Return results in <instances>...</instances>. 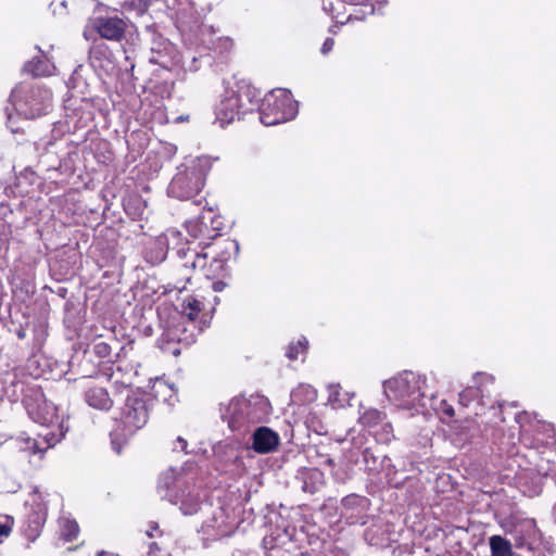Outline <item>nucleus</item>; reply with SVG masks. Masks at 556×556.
<instances>
[{"mask_svg":"<svg viewBox=\"0 0 556 556\" xmlns=\"http://www.w3.org/2000/svg\"><path fill=\"white\" fill-rule=\"evenodd\" d=\"M426 378L413 371H404L384 382L387 396L404 408L424 406Z\"/></svg>","mask_w":556,"mask_h":556,"instance_id":"nucleus-1","label":"nucleus"},{"mask_svg":"<svg viewBox=\"0 0 556 556\" xmlns=\"http://www.w3.org/2000/svg\"><path fill=\"white\" fill-rule=\"evenodd\" d=\"M298 113V104L286 89H275L266 94L260 119L265 126H273L292 119Z\"/></svg>","mask_w":556,"mask_h":556,"instance_id":"nucleus-2","label":"nucleus"},{"mask_svg":"<svg viewBox=\"0 0 556 556\" xmlns=\"http://www.w3.org/2000/svg\"><path fill=\"white\" fill-rule=\"evenodd\" d=\"M51 102V92L39 86L33 87L25 102H15L16 110L27 118H34L46 113Z\"/></svg>","mask_w":556,"mask_h":556,"instance_id":"nucleus-3","label":"nucleus"},{"mask_svg":"<svg viewBox=\"0 0 556 556\" xmlns=\"http://www.w3.org/2000/svg\"><path fill=\"white\" fill-rule=\"evenodd\" d=\"M123 422L129 431L141 429L149 419V412L143 400L128 397L123 412Z\"/></svg>","mask_w":556,"mask_h":556,"instance_id":"nucleus-4","label":"nucleus"},{"mask_svg":"<svg viewBox=\"0 0 556 556\" xmlns=\"http://www.w3.org/2000/svg\"><path fill=\"white\" fill-rule=\"evenodd\" d=\"M93 29L108 40H121L126 25L118 17H100L92 22Z\"/></svg>","mask_w":556,"mask_h":556,"instance_id":"nucleus-5","label":"nucleus"},{"mask_svg":"<svg viewBox=\"0 0 556 556\" xmlns=\"http://www.w3.org/2000/svg\"><path fill=\"white\" fill-rule=\"evenodd\" d=\"M279 435L268 427H260L253 434V448L260 454H267L279 445Z\"/></svg>","mask_w":556,"mask_h":556,"instance_id":"nucleus-6","label":"nucleus"},{"mask_svg":"<svg viewBox=\"0 0 556 556\" xmlns=\"http://www.w3.org/2000/svg\"><path fill=\"white\" fill-rule=\"evenodd\" d=\"M238 413L242 414L247 419L255 421L260 419L256 406H266V401L261 396L251 397L250 400H240L235 404Z\"/></svg>","mask_w":556,"mask_h":556,"instance_id":"nucleus-7","label":"nucleus"},{"mask_svg":"<svg viewBox=\"0 0 556 556\" xmlns=\"http://www.w3.org/2000/svg\"><path fill=\"white\" fill-rule=\"evenodd\" d=\"M88 404L98 409H109L112 405L109 393L105 389L94 387L88 390L86 394Z\"/></svg>","mask_w":556,"mask_h":556,"instance_id":"nucleus-8","label":"nucleus"},{"mask_svg":"<svg viewBox=\"0 0 556 556\" xmlns=\"http://www.w3.org/2000/svg\"><path fill=\"white\" fill-rule=\"evenodd\" d=\"M238 100L236 98H229L224 103L223 106L219 109L218 112V119L222 124L225 123H231L237 117L240 116V111L235 110L237 108Z\"/></svg>","mask_w":556,"mask_h":556,"instance_id":"nucleus-9","label":"nucleus"},{"mask_svg":"<svg viewBox=\"0 0 556 556\" xmlns=\"http://www.w3.org/2000/svg\"><path fill=\"white\" fill-rule=\"evenodd\" d=\"M492 556H511L510 543L500 535H493L490 539Z\"/></svg>","mask_w":556,"mask_h":556,"instance_id":"nucleus-10","label":"nucleus"},{"mask_svg":"<svg viewBox=\"0 0 556 556\" xmlns=\"http://www.w3.org/2000/svg\"><path fill=\"white\" fill-rule=\"evenodd\" d=\"M383 414L375 408H365L359 416V422L366 427H374L381 422Z\"/></svg>","mask_w":556,"mask_h":556,"instance_id":"nucleus-11","label":"nucleus"},{"mask_svg":"<svg viewBox=\"0 0 556 556\" xmlns=\"http://www.w3.org/2000/svg\"><path fill=\"white\" fill-rule=\"evenodd\" d=\"M352 395L348 392H342L340 387H331L329 393V402L334 407H344L345 405H350V401Z\"/></svg>","mask_w":556,"mask_h":556,"instance_id":"nucleus-12","label":"nucleus"},{"mask_svg":"<svg viewBox=\"0 0 556 556\" xmlns=\"http://www.w3.org/2000/svg\"><path fill=\"white\" fill-rule=\"evenodd\" d=\"M201 309H202V303L192 296L186 298L182 302V313L190 320H194L195 317L201 312Z\"/></svg>","mask_w":556,"mask_h":556,"instance_id":"nucleus-13","label":"nucleus"},{"mask_svg":"<svg viewBox=\"0 0 556 556\" xmlns=\"http://www.w3.org/2000/svg\"><path fill=\"white\" fill-rule=\"evenodd\" d=\"M60 526L61 534L65 541L70 542L77 538L79 527L75 520L62 519Z\"/></svg>","mask_w":556,"mask_h":556,"instance_id":"nucleus-14","label":"nucleus"},{"mask_svg":"<svg viewBox=\"0 0 556 556\" xmlns=\"http://www.w3.org/2000/svg\"><path fill=\"white\" fill-rule=\"evenodd\" d=\"M21 451L26 456L36 457V460H40L42 458L43 451L38 447L37 442L33 439H26Z\"/></svg>","mask_w":556,"mask_h":556,"instance_id":"nucleus-15","label":"nucleus"},{"mask_svg":"<svg viewBox=\"0 0 556 556\" xmlns=\"http://www.w3.org/2000/svg\"><path fill=\"white\" fill-rule=\"evenodd\" d=\"M307 349V341L305 338L298 341L296 344H291L288 349L287 356L290 359H296L300 353H304Z\"/></svg>","mask_w":556,"mask_h":556,"instance_id":"nucleus-16","label":"nucleus"},{"mask_svg":"<svg viewBox=\"0 0 556 556\" xmlns=\"http://www.w3.org/2000/svg\"><path fill=\"white\" fill-rule=\"evenodd\" d=\"M181 475V470L169 468L162 472L161 478L164 484H172L178 481V477Z\"/></svg>","mask_w":556,"mask_h":556,"instance_id":"nucleus-17","label":"nucleus"},{"mask_svg":"<svg viewBox=\"0 0 556 556\" xmlns=\"http://www.w3.org/2000/svg\"><path fill=\"white\" fill-rule=\"evenodd\" d=\"M473 391L471 389H468V390H465L463 391L460 394H459V401L463 405L467 406L470 401H471V397H472V393Z\"/></svg>","mask_w":556,"mask_h":556,"instance_id":"nucleus-18","label":"nucleus"},{"mask_svg":"<svg viewBox=\"0 0 556 556\" xmlns=\"http://www.w3.org/2000/svg\"><path fill=\"white\" fill-rule=\"evenodd\" d=\"M333 45H334V41L333 39L331 38H327L321 47V53L323 54H327L329 51L332 50L333 48Z\"/></svg>","mask_w":556,"mask_h":556,"instance_id":"nucleus-19","label":"nucleus"},{"mask_svg":"<svg viewBox=\"0 0 556 556\" xmlns=\"http://www.w3.org/2000/svg\"><path fill=\"white\" fill-rule=\"evenodd\" d=\"M176 443H177V446H175V448H179L180 451H186L188 443L184 438L178 437L176 440Z\"/></svg>","mask_w":556,"mask_h":556,"instance_id":"nucleus-20","label":"nucleus"},{"mask_svg":"<svg viewBox=\"0 0 556 556\" xmlns=\"http://www.w3.org/2000/svg\"><path fill=\"white\" fill-rule=\"evenodd\" d=\"M11 532L10 525H3L0 522V536H8Z\"/></svg>","mask_w":556,"mask_h":556,"instance_id":"nucleus-21","label":"nucleus"},{"mask_svg":"<svg viewBox=\"0 0 556 556\" xmlns=\"http://www.w3.org/2000/svg\"><path fill=\"white\" fill-rule=\"evenodd\" d=\"M157 529H159L157 523H152V525L150 526V529H148V530H147V535H148L149 538H153V531H156Z\"/></svg>","mask_w":556,"mask_h":556,"instance_id":"nucleus-22","label":"nucleus"},{"mask_svg":"<svg viewBox=\"0 0 556 556\" xmlns=\"http://www.w3.org/2000/svg\"><path fill=\"white\" fill-rule=\"evenodd\" d=\"M180 181V178H175L173 181V188H175Z\"/></svg>","mask_w":556,"mask_h":556,"instance_id":"nucleus-23","label":"nucleus"},{"mask_svg":"<svg viewBox=\"0 0 556 556\" xmlns=\"http://www.w3.org/2000/svg\"><path fill=\"white\" fill-rule=\"evenodd\" d=\"M182 340H184L182 338H179V341H182ZM185 340H186L187 342H189V339H188V338H186ZM193 340H194L193 338H190V341H193Z\"/></svg>","mask_w":556,"mask_h":556,"instance_id":"nucleus-24","label":"nucleus"},{"mask_svg":"<svg viewBox=\"0 0 556 556\" xmlns=\"http://www.w3.org/2000/svg\"><path fill=\"white\" fill-rule=\"evenodd\" d=\"M446 413H447L448 415H452V414H453V409H452V408H448V409L446 410Z\"/></svg>","mask_w":556,"mask_h":556,"instance_id":"nucleus-25","label":"nucleus"},{"mask_svg":"<svg viewBox=\"0 0 556 556\" xmlns=\"http://www.w3.org/2000/svg\"><path fill=\"white\" fill-rule=\"evenodd\" d=\"M200 190V186L197 185V187L194 188V191L198 192Z\"/></svg>","mask_w":556,"mask_h":556,"instance_id":"nucleus-26","label":"nucleus"}]
</instances>
